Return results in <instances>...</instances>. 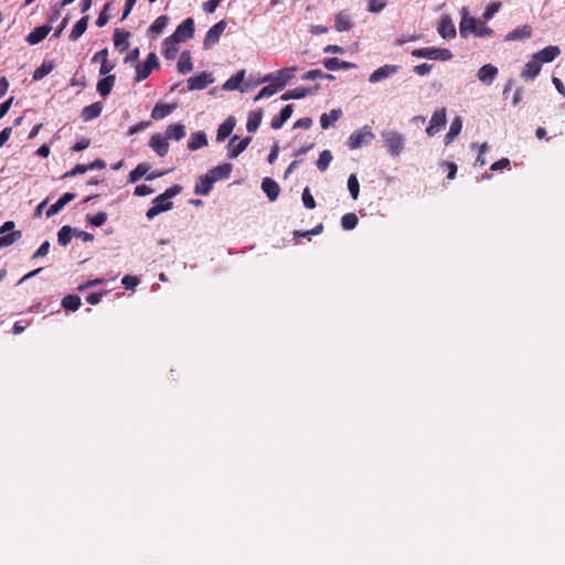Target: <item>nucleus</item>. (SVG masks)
I'll use <instances>...</instances> for the list:
<instances>
[{
	"mask_svg": "<svg viewBox=\"0 0 565 565\" xmlns=\"http://www.w3.org/2000/svg\"><path fill=\"white\" fill-rule=\"evenodd\" d=\"M74 235L73 228L68 225L63 226L57 233V242L62 246L70 244L72 236Z\"/></svg>",
	"mask_w": 565,
	"mask_h": 565,
	"instance_id": "47",
	"label": "nucleus"
},
{
	"mask_svg": "<svg viewBox=\"0 0 565 565\" xmlns=\"http://www.w3.org/2000/svg\"><path fill=\"white\" fill-rule=\"evenodd\" d=\"M245 71L242 70L238 73H236L234 76L230 77L224 84L223 89L224 90H235L238 89L242 82L244 81Z\"/></svg>",
	"mask_w": 565,
	"mask_h": 565,
	"instance_id": "42",
	"label": "nucleus"
},
{
	"mask_svg": "<svg viewBox=\"0 0 565 565\" xmlns=\"http://www.w3.org/2000/svg\"><path fill=\"white\" fill-rule=\"evenodd\" d=\"M323 65L329 71L350 70L355 67V64L351 62L341 61L338 57L326 58L323 61Z\"/></svg>",
	"mask_w": 565,
	"mask_h": 565,
	"instance_id": "31",
	"label": "nucleus"
},
{
	"mask_svg": "<svg viewBox=\"0 0 565 565\" xmlns=\"http://www.w3.org/2000/svg\"><path fill=\"white\" fill-rule=\"evenodd\" d=\"M109 7H110L109 3H106L104 6L103 11L99 13V15H98V18L96 20V25L97 26L102 28V26H104L108 22L109 15L107 14V11H108Z\"/></svg>",
	"mask_w": 565,
	"mask_h": 565,
	"instance_id": "56",
	"label": "nucleus"
},
{
	"mask_svg": "<svg viewBox=\"0 0 565 565\" xmlns=\"http://www.w3.org/2000/svg\"><path fill=\"white\" fill-rule=\"evenodd\" d=\"M150 167L147 163H139L134 170L130 171L128 181L130 183L137 182L140 178L146 175Z\"/></svg>",
	"mask_w": 565,
	"mask_h": 565,
	"instance_id": "45",
	"label": "nucleus"
},
{
	"mask_svg": "<svg viewBox=\"0 0 565 565\" xmlns=\"http://www.w3.org/2000/svg\"><path fill=\"white\" fill-rule=\"evenodd\" d=\"M319 89V85H316L313 88H303V87H297L295 89L288 90L281 96L282 100H289V99H300L308 95L313 94Z\"/></svg>",
	"mask_w": 565,
	"mask_h": 565,
	"instance_id": "25",
	"label": "nucleus"
},
{
	"mask_svg": "<svg viewBox=\"0 0 565 565\" xmlns=\"http://www.w3.org/2000/svg\"><path fill=\"white\" fill-rule=\"evenodd\" d=\"M214 82L211 73L202 72L199 75L188 78V88L190 90H200Z\"/></svg>",
	"mask_w": 565,
	"mask_h": 565,
	"instance_id": "12",
	"label": "nucleus"
},
{
	"mask_svg": "<svg viewBox=\"0 0 565 565\" xmlns=\"http://www.w3.org/2000/svg\"><path fill=\"white\" fill-rule=\"evenodd\" d=\"M175 109V105L170 104H157L152 111L151 118L154 120L163 119Z\"/></svg>",
	"mask_w": 565,
	"mask_h": 565,
	"instance_id": "34",
	"label": "nucleus"
},
{
	"mask_svg": "<svg viewBox=\"0 0 565 565\" xmlns=\"http://www.w3.org/2000/svg\"><path fill=\"white\" fill-rule=\"evenodd\" d=\"M498 75V68L492 64H486L478 71V79L487 85H490Z\"/></svg>",
	"mask_w": 565,
	"mask_h": 565,
	"instance_id": "19",
	"label": "nucleus"
},
{
	"mask_svg": "<svg viewBox=\"0 0 565 565\" xmlns=\"http://www.w3.org/2000/svg\"><path fill=\"white\" fill-rule=\"evenodd\" d=\"M252 137H245L239 139L238 136H234L231 138L228 142V158L235 159L237 158L250 143Z\"/></svg>",
	"mask_w": 565,
	"mask_h": 565,
	"instance_id": "10",
	"label": "nucleus"
},
{
	"mask_svg": "<svg viewBox=\"0 0 565 565\" xmlns=\"http://www.w3.org/2000/svg\"><path fill=\"white\" fill-rule=\"evenodd\" d=\"M116 77L115 75H107L104 78H100L97 83V92L102 97H106L110 94L114 85H115Z\"/></svg>",
	"mask_w": 565,
	"mask_h": 565,
	"instance_id": "32",
	"label": "nucleus"
},
{
	"mask_svg": "<svg viewBox=\"0 0 565 565\" xmlns=\"http://www.w3.org/2000/svg\"><path fill=\"white\" fill-rule=\"evenodd\" d=\"M87 221L93 225V226H102L105 224V222L107 221V214L105 212H98L97 214L95 215H92V216H87Z\"/></svg>",
	"mask_w": 565,
	"mask_h": 565,
	"instance_id": "53",
	"label": "nucleus"
},
{
	"mask_svg": "<svg viewBox=\"0 0 565 565\" xmlns=\"http://www.w3.org/2000/svg\"><path fill=\"white\" fill-rule=\"evenodd\" d=\"M121 284L126 289H132L139 284V279L136 276H125L121 280Z\"/></svg>",
	"mask_w": 565,
	"mask_h": 565,
	"instance_id": "58",
	"label": "nucleus"
},
{
	"mask_svg": "<svg viewBox=\"0 0 565 565\" xmlns=\"http://www.w3.org/2000/svg\"><path fill=\"white\" fill-rule=\"evenodd\" d=\"M179 42L172 35L168 36L162 45V54L167 60H173L177 56V53L179 51Z\"/></svg>",
	"mask_w": 565,
	"mask_h": 565,
	"instance_id": "21",
	"label": "nucleus"
},
{
	"mask_svg": "<svg viewBox=\"0 0 565 565\" xmlns=\"http://www.w3.org/2000/svg\"><path fill=\"white\" fill-rule=\"evenodd\" d=\"M374 138V134L370 126H363L361 129L352 132L348 139L350 149H358L362 145L370 142Z\"/></svg>",
	"mask_w": 565,
	"mask_h": 565,
	"instance_id": "5",
	"label": "nucleus"
},
{
	"mask_svg": "<svg viewBox=\"0 0 565 565\" xmlns=\"http://www.w3.org/2000/svg\"><path fill=\"white\" fill-rule=\"evenodd\" d=\"M154 190L146 184H139L135 188L134 194L137 196H146L152 194Z\"/></svg>",
	"mask_w": 565,
	"mask_h": 565,
	"instance_id": "57",
	"label": "nucleus"
},
{
	"mask_svg": "<svg viewBox=\"0 0 565 565\" xmlns=\"http://www.w3.org/2000/svg\"><path fill=\"white\" fill-rule=\"evenodd\" d=\"M279 88L276 86V84H271L268 86L263 87L259 93L255 96L254 100L257 102L262 98L270 97L274 95Z\"/></svg>",
	"mask_w": 565,
	"mask_h": 565,
	"instance_id": "52",
	"label": "nucleus"
},
{
	"mask_svg": "<svg viewBox=\"0 0 565 565\" xmlns=\"http://www.w3.org/2000/svg\"><path fill=\"white\" fill-rule=\"evenodd\" d=\"M398 70H399L398 65L385 64L371 73V75L369 76V82L370 83L381 82V81L388 78V77L393 76L394 74H396L398 72Z\"/></svg>",
	"mask_w": 565,
	"mask_h": 565,
	"instance_id": "13",
	"label": "nucleus"
},
{
	"mask_svg": "<svg viewBox=\"0 0 565 565\" xmlns=\"http://www.w3.org/2000/svg\"><path fill=\"white\" fill-rule=\"evenodd\" d=\"M103 110V104L100 102H96L84 107L81 111V117L84 121H90L97 118Z\"/></svg>",
	"mask_w": 565,
	"mask_h": 565,
	"instance_id": "27",
	"label": "nucleus"
},
{
	"mask_svg": "<svg viewBox=\"0 0 565 565\" xmlns=\"http://www.w3.org/2000/svg\"><path fill=\"white\" fill-rule=\"evenodd\" d=\"M348 189L353 200H356L360 193V184L355 174H351L348 179Z\"/></svg>",
	"mask_w": 565,
	"mask_h": 565,
	"instance_id": "51",
	"label": "nucleus"
},
{
	"mask_svg": "<svg viewBox=\"0 0 565 565\" xmlns=\"http://www.w3.org/2000/svg\"><path fill=\"white\" fill-rule=\"evenodd\" d=\"M149 146L158 153L160 157H164L169 151V143L166 137H162L159 134H156L151 137Z\"/></svg>",
	"mask_w": 565,
	"mask_h": 565,
	"instance_id": "18",
	"label": "nucleus"
},
{
	"mask_svg": "<svg viewBox=\"0 0 565 565\" xmlns=\"http://www.w3.org/2000/svg\"><path fill=\"white\" fill-rule=\"evenodd\" d=\"M214 183L215 182L210 178V174L206 173L199 178L194 188V193L196 195H207L211 192Z\"/></svg>",
	"mask_w": 565,
	"mask_h": 565,
	"instance_id": "22",
	"label": "nucleus"
},
{
	"mask_svg": "<svg viewBox=\"0 0 565 565\" xmlns=\"http://www.w3.org/2000/svg\"><path fill=\"white\" fill-rule=\"evenodd\" d=\"M359 218L354 213H347L341 218V225L344 230H353L358 225Z\"/></svg>",
	"mask_w": 565,
	"mask_h": 565,
	"instance_id": "50",
	"label": "nucleus"
},
{
	"mask_svg": "<svg viewBox=\"0 0 565 565\" xmlns=\"http://www.w3.org/2000/svg\"><path fill=\"white\" fill-rule=\"evenodd\" d=\"M207 145L206 135L202 131L192 134L190 140L188 141V149L191 151L203 148Z\"/></svg>",
	"mask_w": 565,
	"mask_h": 565,
	"instance_id": "33",
	"label": "nucleus"
},
{
	"mask_svg": "<svg viewBox=\"0 0 565 565\" xmlns=\"http://www.w3.org/2000/svg\"><path fill=\"white\" fill-rule=\"evenodd\" d=\"M171 35L179 42H185L192 39L194 35V20L192 18L185 19L177 26L175 31Z\"/></svg>",
	"mask_w": 565,
	"mask_h": 565,
	"instance_id": "8",
	"label": "nucleus"
},
{
	"mask_svg": "<svg viewBox=\"0 0 565 565\" xmlns=\"http://www.w3.org/2000/svg\"><path fill=\"white\" fill-rule=\"evenodd\" d=\"M438 33L441 38L449 40L456 36V28L449 15H443L438 24Z\"/></svg>",
	"mask_w": 565,
	"mask_h": 565,
	"instance_id": "14",
	"label": "nucleus"
},
{
	"mask_svg": "<svg viewBox=\"0 0 565 565\" xmlns=\"http://www.w3.org/2000/svg\"><path fill=\"white\" fill-rule=\"evenodd\" d=\"M292 111V105L285 106L280 114L271 119L270 127L273 129H280L282 125L290 118Z\"/></svg>",
	"mask_w": 565,
	"mask_h": 565,
	"instance_id": "29",
	"label": "nucleus"
},
{
	"mask_svg": "<svg viewBox=\"0 0 565 565\" xmlns=\"http://www.w3.org/2000/svg\"><path fill=\"white\" fill-rule=\"evenodd\" d=\"M52 30L51 25L44 24L39 28H35L32 32H30L26 36V42L31 45L39 44L43 41L50 31Z\"/></svg>",
	"mask_w": 565,
	"mask_h": 565,
	"instance_id": "17",
	"label": "nucleus"
},
{
	"mask_svg": "<svg viewBox=\"0 0 565 565\" xmlns=\"http://www.w3.org/2000/svg\"><path fill=\"white\" fill-rule=\"evenodd\" d=\"M193 68L191 54L189 51H184L181 53L179 62H178V71L182 74H186L191 72Z\"/></svg>",
	"mask_w": 565,
	"mask_h": 565,
	"instance_id": "43",
	"label": "nucleus"
},
{
	"mask_svg": "<svg viewBox=\"0 0 565 565\" xmlns=\"http://www.w3.org/2000/svg\"><path fill=\"white\" fill-rule=\"evenodd\" d=\"M431 68H433L431 64L423 63V64L416 65L414 67V72L419 76H425L431 71Z\"/></svg>",
	"mask_w": 565,
	"mask_h": 565,
	"instance_id": "62",
	"label": "nucleus"
},
{
	"mask_svg": "<svg viewBox=\"0 0 565 565\" xmlns=\"http://www.w3.org/2000/svg\"><path fill=\"white\" fill-rule=\"evenodd\" d=\"M181 192V186L175 184L164 191V193L158 195L152 201V206L147 211L146 216L152 220L158 214L169 211L172 209V202L170 199Z\"/></svg>",
	"mask_w": 565,
	"mask_h": 565,
	"instance_id": "1",
	"label": "nucleus"
},
{
	"mask_svg": "<svg viewBox=\"0 0 565 565\" xmlns=\"http://www.w3.org/2000/svg\"><path fill=\"white\" fill-rule=\"evenodd\" d=\"M412 55L418 58H430L439 61H449L452 58V53L448 49L439 47H422L415 49Z\"/></svg>",
	"mask_w": 565,
	"mask_h": 565,
	"instance_id": "2",
	"label": "nucleus"
},
{
	"mask_svg": "<svg viewBox=\"0 0 565 565\" xmlns=\"http://www.w3.org/2000/svg\"><path fill=\"white\" fill-rule=\"evenodd\" d=\"M81 306V298L76 295H68L63 298L62 307L68 311H76Z\"/></svg>",
	"mask_w": 565,
	"mask_h": 565,
	"instance_id": "46",
	"label": "nucleus"
},
{
	"mask_svg": "<svg viewBox=\"0 0 565 565\" xmlns=\"http://www.w3.org/2000/svg\"><path fill=\"white\" fill-rule=\"evenodd\" d=\"M332 153L330 150H323L320 154H319V159L317 161V168L320 170V171H326L330 164V162L332 161Z\"/></svg>",
	"mask_w": 565,
	"mask_h": 565,
	"instance_id": "49",
	"label": "nucleus"
},
{
	"mask_svg": "<svg viewBox=\"0 0 565 565\" xmlns=\"http://www.w3.org/2000/svg\"><path fill=\"white\" fill-rule=\"evenodd\" d=\"M462 129V120L460 117H456L449 127L448 132L445 136V143L449 145L455 140V138L460 134Z\"/></svg>",
	"mask_w": 565,
	"mask_h": 565,
	"instance_id": "38",
	"label": "nucleus"
},
{
	"mask_svg": "<svg viewBox=\"0 0 565 565\" xmlns=\"http://www.w3.org/2000/svg\"><path fill=\"white\" fill-rule=\"evenodd\" d=\"M226 28V22L224 20L214 24L205 34L203 46L205 50L210 49L214 44L220 41L221 35L223 34Z\"/></svg>",
	"mask_w": 565,
	"mask_h": 565,
	"instance_id": "9",
	"label": "nucleus"
},
{
	"mask_svg": "<svg viewBox=\"0 0 565 565\" xmlns=\"http://www.w3.org/2000/svg\"><path fill=\"white\" fill-rule=\"evenodd\" d=\"M53 62H43L42 65L34 71L32 78L34 81H40L47 74H50L53 71Z\"/></svg>",
	"mask_w": 565,
	"mask_h": 565,
	"instance_id": "48",
	"label": "nucleus"
},
{
	"mask_svg": "<svg viewBox=\"0 0 565 565\" xmlns=\"http://www.w3.org/2000/svg\"><path fill=\"white\" fill-rule=\"evenodd\" d=\"M185 136V127L182 124L169 125L166 130L164 137L167 140L174 139L181 140Z\"/></svg>",
	"mask_w": 565,
	"mask_h": 565,
	"instance_id": "35",
	"label": "nucleus"
},
{
	"mask_svg": "<svg viewBox=\"0 0 565 565\" xmlns=\"http://www.w3.org/2000/svg\"><path fill=\"white\" fill-rule=\"evenodd\" d=\"M462 13L463 15L459 24V31L462 38H467L469 33H475L477 31L479 22L475 18L469 17L466 9H462Z\"/></svg>",
	"mask_w": 565,
	"mask_h": 565,
	"instance_id": "15",
	"label": "nucleus"
},
{
	"mask_svg": "<svg viewBox=\"0 0 565 565\" xmlns=\"http://www.w3.org/2000/svg\"><path fill=\"white\" fill-rule=\"evenodd\" d=\"M14 222L8 221L0 227V248L12 245L22 234L20 231H13Z\"/></svg>",
	"mask_w": 565,
	"mask_h": 565,
	"instance_id": "6",
	"label": "nucleus"
},
{
	"mask_svg": "<svg viewBox=\"0 0 565 565\" xmlns=\"http://www.w3.org/2000/svg\"><path fill=\"white\" fill-rule=\"evenodd\" d=\"M87 166L86 164H76L74 167V169H72L71 171L66 172L64 174V178H71V177H75L77 174H83L85 172H87Z\"/></svg>",
	"mask_w": 565,
	"mask_h": 565,
	"instance_id": "60",
	"label": "nucleus"
},
{
	"mask_svg": "<svg viewBox=\"0 0 565 565\" xmlns=\"http://www.w3.org/2000/svg\"><path fill=\"white\" fill-rule=\"evenodd\" d=\"M531 33H532L531 28L529 25H523V26L516 28L513 31L509 32L505 35L504 40L507 42L522 40V39H525V38H530Z\"/></svg>",
	"mask_w": 565,
	"mask_h": 565,
	"instance_id": "36",
	"label": "nucleus"
},
{
	"mask_svg": "<svg viewBox=\"0 0 565 565\" xmlns=\"http://www.w3.org/2000/svg\"><path fill=\"white\" fill-rule=\"evenodd\" d=\"M323 77H324V73L321 70H311V71L306 72L302 75V79H306V81L318 79V78H323Z\"/></svg>",
	"mask_w": 565,
	"mask_h": 565,
	"instance_id": "61",
	"label": "nucleus"
},
{
	"mask_svg": "<svg viewBox=\"0 0 565 565\" xmlns=\"http://www.w3.org/2000/svg\"><path fill=\"white\" fill-rule=\"evenodd\" d=\"M262 190L266 193L268 200L271 202L276 201L280 193L278 183L270 178H265L263 180Z\"/></svg>",
	"mask_w": 565,
	"mask_h": 565,
	"instance_id": "20",
	"label": "nucleus"
},
{
	"mask_svg": "<svg viewBox=\"0 0 565 565\" xmlns=\"http://www.w3.org/2000/svg\"><path fill=\"white\" fill-rule=\"evenodd\" d=\"M311 125H312V119L309 117H303V118L298 119L294 124V128L309 129L311 127Z\"/></svg>",
	"mask_w": 565,
	"mask_h": 565,
	"instance_id": "64",
	"label": "nucleus"
},
{
	"mask_svg": "<svg viewBox=\"0 0 565 565\" xmlns=\"http://www.w3.org/2000/svg\"><path fill=\"white\" fill-rule=\"evenodd\" d=\"M561 53V50L556 45H550L535 53L533 56L542 63H550L554 61Z\"/></svg>",
	"mask_w": 565,
	"mask_h": 565,
	"instance_id": "16",
	"label": "nucleus"
},
{
	"mask_svg": "<svg viewBox=\"0 0 565 565\" xmlns=\"http://www.w3.org/2000/svg\"><path fill=\"white\" fill-rule=\"evenodd\" d=\"M342 115L341 109H332L329 114H322L320 117V125L323 129H328L334 124Z\"/></svg>",
	"mask_w": 565,
	"mask_h": 565,
	"instance_id": "41",
	"label": "nucleus"
},
{
	"mask_svg": "<svg viewBox=\"0 0 565 565\" xmlns=\"http://www.w3.org/2000/svg\"><path fill=\"white\" fill-rule=\"evenodd\" d=\"M234 127L235 119L233 117H230L224 122H222L217 129L216 141L222 142L225 140L232 134Z\"/></svg>",
	"mask_w": 565,
	"mask_h": 565,
	"instance_id": "30",
	"label": "nucleus"
},
{
	"mask_svg": "<svg viewBox=\"0 0 565 565\" xmlns=\"http://www.w3.org/2000/svg\"><path fill=\"white\" fill-rule=\"evenodd\" d=\"M353 26L351 15L347 11H341L335 15L334 28L339 32L349 31Z\"/></svg>",
	"mask_w": 565,
	"mask_h": 565,
	"instance_id": "28",
	"label": "nucleus"
},
{
	"mask_svg": "<svg viewBox=\"0 0 565 565\" xmlns=\"http://www.w3.org/2000/svg\"><path fill=\"white\" fill-rule=\"evenodd\" d=\"M263 114L260 110L252 111L248 115L246 128L249 132H255L260 122H262Z\"/></svg>",
	"mask_w": 565,
	"mask_h": 565,
	"instance_id": "44",
	"label": "nucleus"
},
{
	"mask_svg": "<svg viewBox=\"0 0 565 565\" xmlns=\"http://www.w3.org/2000/svg\"><path fill=\"white\" fill-rule=\"evenodd\" d=\"M302 202H303V205L309 209V210H312L316 207V201L309 190V188H305L303 189V192H302Z\"/></svg>",
	"mask_w": 565,
	"mask_h": 565,
	"instance_id": "55",
	"label": "nucleus"
},
{
	"mask_svg": "<svg viewBox=\"0 0 565 565\" xmlns=\"http://www.w3.org/2000/svg\"><path fill=\"white\" fill-rule=\"evenodd\" d=\"M232 170L233 166L231 163H223L209 170L207 173L210 174V178L216 182L218 180L227 179L231 175Z\"/></svg>",
	"mask_w": 565,
	"mask_h": 565,
	"instance_id": "24",
	"label": "nucleus"
},
{
	"mask_svg": "<svg viewBox=\"0 0 565 565\" xmlns=\"http://www.w3.org/2000/svg\"><path fill=\"white\" fill-rule=\"evenodd\" d=\"M500 9V3L499 2H493L491 3L490 6L487 7V9L484 10L483 12V18L486 20H490L494 13H497Z\"/></svg>",
	"mask_w": 565,
	"mask_h": 565,
	"instance_id": "59",
	"label": "nucleus"
},
{
	"mask_svg": "<svg viewBox=\"0 0 565 565\" xmlns=\"http://www.w3.org/2000/svg\"><path fill=\"white\" fill-rule=\"evenodd\" d=\"M114 67H115V64L111 63L110 61H108V58H107L102 62L100 68H99V74L107 76L114 70Z\"/></svg>",
	"mask_w": 565,
	"mask_h": 565,
	"instance_id": "63",
	"label": "nucleus"
},
{
	"mask_svg": "<svg viewBox=\"0 0 565 565\" xmlns=\"http://www.w3.org/2000/svg\"><path fill=\"white\" fill-rule=\"evenodd\" d=\"M386 7V0H370L367 3V11L371 13H379Z\"/></svg>",
	"mask_w": 565,
	"mask_h": 565,
	"instance_id": "54",
	"label": "nucleus"
},
{
	"mask_svg": "<svg viewBox=\"0 0 565 565\" xmlns=\"http://www.w3.org/2000/svg\"><path fill=\"white\" fill-rule=\"evenodd\" d=\"M382 137L385 147L392 156L396 157L403 151L404 138L402 135L397 134L396 131H384Z\"/></svg>",
	"mask_w": 565,
	"mask_h": 565,
	"instance_id": "4",
	"label": "nucleus"
},
{
	"mask_svg": "<svg viewBox=\"0 0 565 565\" xmlns=\"http://www.w3.org/2000/svg\"><path fill=\"white\" fill-rule=\"evenodd\" d=\"M129 32L122 31L120 29H116L114 32V44L117 49H119L121 52L125 51L128 47V38Z\"/></svg>",
	"mask_w": 565,
	"mask_h": 565,
	"instance_id": "40",
	"label": "nucleus"
},
{
	"mask_svg": "<svg viewBox=\"0 0 565 565\" xmlns=\"http://www.w3.org/2000/svg\"><path fill=\"white\" fill-rule=\"evenodd\" d=\"M445 125H446V108H440L433 114V116L429 120V125L426 128V132L428 136H434L443 127H445Z\"/></svg>",
	"mask_w": 565,
	"mask_h": 565,
	"instance_id": "11",
	"label": "nucleus"
},
{
	"mask_svg": "<svg viewBox=\"0 0 565 565\" xmlns=\"http://www.w3.org/2000/svg\"><path fill=\"white\" fill-rule=\"evenodd\" d=\"M541 71V64L537 58L532 56V60L529 61L524 68L521 72V77L524 79H534Z\"/></svg>",
	"mask_w": 565,
	"mask_h": 565,
	"instance_id": "23",
	"label": "nucleus"
},
{
	"mask_svg": "<svg viewBox=\"0 0 565 565\" xmlns=\"http://www.w3.org/2000/svg\"><path fill=\"white\" fill-rule=\"evenodd\" d=\"M75 199L74 193H64L54 204H52L46 211V216L51 217L57 214L67 203Z\"/></svg>",
	"mask_w": 565,
	"mask_h": 565,
	"instance_id": "26",
	"label": "nucleus"
},
{
	"mask_svg": "<svg viewBox=\"0 0 565 565\" xmlns=\"http://www.w3.org/2000/svg\"><path fill=\"white\" fill-rule=\"evenodd\" d=\"M296 67L279 70L276 74H268L263 82H275L276 86L281 89L291 78H294Z\"/></svg>",
	"mask_w": 565,
	"mask_h": 565,
	"instance_id": "7",
	"label": "nucleus"
},
{
	"mask_svg": "<svg viewBox=\"0 0 565 565\" xmlns=\"http://www.w3.org/2000/svg\"><path fill=\"white\" fill-rule=\"evenodd\" d=\"M88 19V15H85L75 23L68 36L71 41H77L84 34L87 29Z\"/></svg>",
	"mask_w": 565,
	"mask_h": 565,
	"instance_id": "37",
	"label": "nucleus"
},
{
	"mask_svg": "<svg viewBox=\"0 0 565 565\" xmlns=\"http://www.w3.org/2000/svg\"><path fill=\"white\" fill-rule=\"evenodd\" d=\"M169 22V18L167 15H160L158 17L153 23L149 26L148 32L149 34L157 36L163 32V30L167 28Z\"/></svg>",
	"mask_w": 565,
	"mask_h": 565,
	"instance_id": "39",
	"label": "nucleus"
},
{
	"mask_svg": "<svg viewBox=\"0 0 565 565\" xmlns=\"http://www.w3.org/2000/svg\"><path fill=\"white\" fill-rule=\"evenodd\" d=\"M160 66L158 57L154 53H149L146 61L136 65V82L146 79L154 68Z\"/></svg>",
	"mask_w": 565,
	"mask_h": 565,
	"instance_id": "3",
	"label": "nucleus"
}]
</instances>
